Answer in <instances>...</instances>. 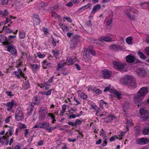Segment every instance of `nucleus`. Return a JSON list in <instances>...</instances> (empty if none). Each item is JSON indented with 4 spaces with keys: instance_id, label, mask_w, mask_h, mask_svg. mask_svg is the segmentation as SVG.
I'll list each match as a JSON object with an SVG mask.
<instances>
[{
    "instance_id": "nucleus-1",
    "label": "nucleus",
    "mask_w": 149,
    "mask_h": 149,
    "mask_svg": "<svg viewBox=\"0 0 149 149\" xmlns=\"http://www.w3.org/2000/svg\"><path fill=\"white\" fill-rule=\"evenodd\" d=\"M148 92V88L146 87L141 88L137 93V95L135 96L134 98V105L139 107L141 104V102L142 98L144 97Z\"/></svg>"
},
{
    "instance_id": "nucleus-2",
    "label": "nucleus",
    "mask_w": 149,
    "mask_h": 149,
    "mask_svg": "<svg viewBox=\"0 0 149 149\" xmlns=\"http://www.w3.org/2000/svg\"><path fill=\"white\" fill-rule=\"evenodd\" d=\"M36 128H43L51 132L52 131L56 129L57 127H51L49 126V123L44 122L37 123L33 127V129Z\"/></svg>"
},
{
    "instance_id": "nucleus-3",
    "label": "nucleus",
    "mask_w": 149,
    "mask_h": 149,
    "mask_svg": "<svg viewBox=\"0 0 149 149\" xmlns=\"http://www.w3.org/2000/svg\"><path fill=\"white\" fill-rule=\"evenodd\" d=\"M102 73V77L104 79H109L112 75V71L107 69L103 70Z\"/></svg>"
},
{
    "instance_id": "nucleus-4",
    "label": "nucleus",
    "mask_w": 149,
    "mask_h": 149,
    "mask_svg": "<svg viewBox=\"0 0 149 149\" xmlns=\"http://www.w3.org/2000/svg\"><path fill=\"white\" fill-rule=\"evenodd\" d=\"M24 113L23 111L17 109L15 112V118L17 121L22 120L24 118Z\"/></svg>"
},
{
    "instance_id": "nucleus-5",
    "label": "nucleus",
    "mask_w": 149,
    "mask_h": 149,
    "mask_svg": "<svg viewBox=\"0 0 149 149\" xmlns=\"http://www.w3.org/2000/svg\"><path fill=\"white\" fill-rule=\"evenodd\" d=\"M108 91H109L110 93L115 94L118 99H119L121 98L120 94L116 89H110L109 87H107L104 88V92H107Z\"/></svg>"
},
{
    "instance_id": "nucleus-6",
    "label": "nucleus",
    "mask_w": 149,
    "mask_h": 149,
    "mask_svg": "<svg viewBox=\"0 0 149 149\" xmlns=\"http://www.w3.org/2000/svg\"><path fill=\"white\" fill-rule=\"evenodd\" d=\"M139 112L141 118H143V120H146L148 118V114L147 110L143 108L141 109Z\"/></svg>"
},
{
    "instance_id": "nucleus-7",
    "label": "nucleus",
    "mask_w": 149,
    "mask_h": 149,
    "mask_svg": "<svg viewBox=\"0 0 149 149\" xmlns=\"http://www.w3.org/2000/svg\"><path fill=\"white\" fill-rule=\"evenodd\" d=\"M132 76L127 75L122 79V84L125 86L128 84L131 80Z\"/></svg>"
},
{
    "instance_id": "nucleus-8",
    "label": "nucleus",
    "mask_w": 149,
    "mask_h": 149,
    "mask_svg": "<svg viewBox=\"0 0 149 149\" xmlns=\"http://www.w3.org/2000/svg\"><path fill=\"white\" fill-rule=\"evenodd\" d=\"M149 141V140L148 139L142 138L137 139L136 141V143L140 145H144L147 144Z\"/></svg>"
},
{
    "instance_id": "nucleus-9",
    "label": "nucleus",
    "mask_w": 149,
    "mask_h": 149,
    "mask_svg": "<svg viewBox=\"0 0 149 149\" xmlns=\"http://www.w3.org/2000/svg\"><path fill=\"white\" fill-rule=\"evenodd\" d=\"M130 82L128 84L129 87L131 88H136L137 86V83L136 82L135 79L132 77Z\"/></svg>"
},
{
    "instance_id": "nucleus-10",
    "label": "nucleus",
    "mask_w": 149,
    "mask_h": 149,
    "mask_svg": "<svg viewBox=\"0 0 149 149\" xmlns=\"http://www.w3.org/2000/svg\"><path fill=\"white\" fill-rule=\"evenodd\" d=\"M42 67L43 69H46L48 68H51L52 67V63L48 62L46 60H44L42 62Z\"/></svg>"
},
{
    "instance_id": "nucleus-11",
    "label": "nucleus",
    "mask_w": 149,
    "mask_h": 149,
    "mask_svg": "<svg viewBox=\"0 0 149 149\" xmlns=\"http://www.w3.org/2000/svg\"><path fill=\"white\" fill-rule=\"evenodd\" d=\"M136 74L138 76L141 77H145L146 74L144 69L142 68L139 69L136 71Z\"/></svg>"
},
{
    "instance_id": "nucleus-12",
    "label": "nucleus",
    "mask_w": 149,
    "mask_h": 149,
    "mask_svg": "<svg viewBox=\"0 0 149 149\" xmlns=\"http://www.w3.org/2000/svg\"><path fill=\"white\" fill-rule=\"evenodd\" d=\"M7 51L10 52L12 55H15L17 54V51L16 49L15 48L13 45L8 46L7 49Z\"/></svg>"
},
{
    "instance_id": "nucleus-13",
    "label": "nucleus",
    "mask_w": 149,
    "mask_h": 149,
    "mask_svg": "<svg viewBox=\"0 0 149 149\" xmlns=\"http://www.w3.org/2000/svg\"><path fill=\"white\" fill-rule=\"evenodd\" d=\"M122 107L123 109L122 110L123 111L124 113V116H126L127 115V110L130 107L129 102H125L123 104Z\"/></svg>"
},
{
    "instance_id": "nucleus-14",
    "label": "nucleus",
    "mask_w": 149,
    "mask_h": 149,
    "mask_svg": "<svg viewBox=\"0 0 149 149\" xmlns=\"http://www.w3.org/2000/svg\"><path fill=\"white\" fill-rule=\"evenodd\" d=\"M10 40L8 39L6 36L2 35H0V42L3 43V44L6 45L10 43Z\"/></svg>"
},
{
    "instance_id": "nucleus-15",
    "label": "nucleus",
    "mask_w": 149,
    "mask_h": 149,
    "mask_svg": "<svg viewBox=\"0 0 149 149\" xmlns=\"http://www.w3.org/2000/svg\"><path fill=\"white\" fill-rule=\"evenodd\" d=\"M14 104V100H13L11 102H9L4 104V105L8 107L7 110L8 111H10L12 109Z\"/></svg>"
},
{
    "instance_id": "nucleus-16",
    "label": "nucleus",
    "mask_w": 149,
    "mask_h": 149,
    "mask_svg": "<svg viewBox=\"0 0 149 149\" xmlns=\"http://www.w3.org/2000/svg\"><path fill=\"white\" fill-rule=\"evenodd\" d=\"M126 60L128 63H132L135 62V57L131 55H129L126 57Z\"/></svg>"
},
{
    "instance_id": "nucleus-17",
    "label": "nucleus",
    "mask_w": 149,
    "mask_h": 149,
    "mask_svg": "<svg viewBox=\"0 0 149 149\" xmlns=\"http://www.w3.org/2000/svg\"><path fill=\"white\" fill-rule=\"evenodd\" d=\"M116 116L111 114L108 116L104 118V121L107 123H109L116 118Z\"/></svg>"
},
{
    "instance_id": "nucleus-18",
    "label": "nucleus",
    "mask_w": 149,
    "mask_h": 149,
    "mask_svg": "<svg viewBox=\"0 0 149 149\" xmlns=\"http://www.w3.org/2000/svg\"><path fill=\"white\" fill-rule=\"evenodd\" d=\"M33 20L36 25H38L40 24V20L38 15L35 14L33 15Z\"/></svg>"
},
{
    "instance_id": "nucleus-19",
    "label": "nucleus",
    "mask_w": 149,
    "mask_h": 149,
    "mask_svg": "<svg viewBox=\"0 0 149 149\" xmlns=\"http://www.w3.org/2000/svg\"><path fill=\"white\" fill-rule=\"evenodd\" d=\"M113 67L117 70H118L121 71V64L120 63L116 62L113 61Z\"/></svg>"
},
{
    "instance_id": "nucleus-20",
    "label": "nucleus",
    "mask_w": 149,
    "mask_h": 149,
    "mask_svg": "<svg viewBox=\"0 0 149 149\" xmlns=\"http://www.w3.org/2000/svg\"><path fill=\"white\" fill-rule=\"evenodd\" d=\"M101 7V5L98 4L94 6L92 10L91 13L94 14L95 13L97 12Z\"/></svg>"
},
{
    "instance_id": "nucleus-21",
    "label": "nucleus",
    "mask_w": 149,
    "mask_h": 149,
    "mask_svg": "<svg viewBox=\"0 0 149 149\" xmlns=\"http://www.w3.org/2000/svg\"><path fill=\"white\" fill-rule=\"evenodd\" d=\"M40 116L41 117V119H43L44 118L45 116L46 110L45 108L42 107H41L40 110Z\"/></svg>"
},
{
    "instance_id": "nucleus-22",
    "label": "nucleus",
    "mask_w": 149,
    "mask_h": 149,
    "mask_svg": "<svg viewBox=\"0 0 149 149\" xmlns=\"http://www.w3.org/2000/svg\"><path fill=\"white\" fill-rule=\"evenodd\" d=\"M101 42H111L112 41V39L109 36H105L102 38L100 39Z\"/></svg>"
},
{
    "instance_id": "nucleus-23",
    "label": "nucleus",
    "mask_w": 149,
    "mask_h": 149,
    "mask_svg": "<svg viewBox=\"0 0 149 149\" xmlns=\"http://www.w3.org/2000/svg\"><path fill=\"white\" fill-rule=\"evenodd\" d=\"M74 62L75 61L74 60L70 57H68L67 58L65 64L68 65H70L73 64Z\"/></svg>"
},
{
    "instance_id": "nucleus-24",
    "label": "nucleus",
    "mask_w": 149,
    "mask_h": 149,
    "mask_svg": "<svg viewBox=\"0 0 149 149\" xmlns=\"http://www.w3.org/2000/svg\"><path fill=\"white\" fill-rule=\"evenodd\" d=\"M126 15L131 20L134 21L135 20V16L134 14H130V13L127 12L128 11H124Z\"/></svg>"
},
{
    "instance_id": "nucleus-25",
    "label": "nucleus",
    "mask_w": 149,
    "mask_h": 149,
    "mask_svg": "<svg viewBox=\"0 0 149 149\" xmlns=\"http://www.w3.org/2000/svg\"><path fill=\"white\" fill-rule=\"evenodd\" d=\"M34 107V104H30L29 106V107L27 109V113L29 116L31 115L32 113Z\"/></svg>"
},
{
    "instance_id": "nucleus-26",
    "label": "nucleus",
    "mask_w": 149,
    "mask_h": 149,
    "mask_svg": "<svg viewBox=\"0 0 149 149\" xmlns=\"http://www.w3.org/2000/svg\"><path fill=\"white\" fill-rule=\"evenodd\" d=\"M40 103V100L38 99L37 96L35 97L32 100V102L31 104H33L34 105L35 104L38 105Z\"/></svg>"
},
{
    "instance_id": "nucleus-27",
    "label": "nucleus",
    "mask_w": 149,
    "mask_h": 149,
    "mask_svg": "<svg viewBox=\"0 0 149 149\" xmlns=\"http://www.w3.org/2000/svg\"><path fill=\"white\" fill-rule=\"evenodd\" d=\"M78 97L81 99H86L88 97V95L84 93L79 92L78 93Z\"/></svg>"
},
{
    "instance_id": "nucleus-28",
    "label": "nucleus",
    "mask_w": 149,
    "mask_h": 149,
    "mask_svg": "<svg viewBox=\"0 0 149 149\" xmlns=\"http://www.w3.org/2000/svg\"><path fill=\"white\" fill-rule=\"evenodd\" d=\"M91 6V4L90 3H88L86 4V5H84V6L82 7L81 8H79L78 10V11L79 12H81L82 11L84 10H85L87 9L89 7Z\"/></svg>"
},
{
    "instance_id": "nucleus-29",
    "label": "nucleus",
    "mask_w": 149,
    "mask_h": 149,
    "mask_svg": "<svg viewBox=\"0 0 149 149\" xmlns=\"http://www.w3.org/2000/svg\"><path fill=\"white\" fill-rule=\"evenodd\" d=\"M124 11H128L127 12L130 13V11L132 12L135 13L137 12V11L134 8H131L130 7H127L126 9H125Z\"/></svg>"
},
{
    "instance_id": "nucleus-30",
    "label": "nucleus",
    "mask_w": 149,
    "mask_h": 149,
    "mask_svg": "<svg viewBox=\"0 0 149 149\" xmlns=\"http://www.w3.org/2000/svg\"><path fill=\"white\" fill-rule=\"evenodd\" d=\"M110 49H111L113 50L117 51L119 50L120 49V47L118 45H112L110 47Z\"/></svg>"
},
{
    "instance_id": "nucleus-31",
    "label": "nucleus",
    "mask_w": 149,
    "mask_h": 149,
    "mask_svg": "<svg viewBox=\"0 0 149 149\" xmlns=\"http://www.w3.org/2000/svg\"><path fill=\"white\" fill-rule=\"evenodd\" d=\"M126 130L124 132H122V134H123L125 133V132L127 131L128 130V127L131 125H132V123L130 121L127 120L126 121Z\"/></svg>"
},
{
    "instance_id": "nucleus-32",
    "label": "nucleus",
    "mask_w": 149,
    "mask_h": 149,
    "mask_svg": "<svg viewBox=\"0 0 149 149\" xmlns=\"http://www.w3.org/2000/svg\"><path fill=\"white\" fill-rule=\"evenodd\" d=\"M126 63L122 64V72H126L127 70L128 65Z\"/></svg>"
},
{
    "instance_id": "nucleus-33",
    "label": "nucleus",
    "mask_w": 149,
    "mask_h": 149,
    "mask_svg": "<svg viewBox=\"0 0 149 149\" xmlns=\"http://www.w3.org/2000/svg\"><path fill=\"white\" fill-rule=\"evenodd\" d=\"M113 16V13L112 12H111V15L110 16V17L109 19L106 21V26H109L110 25L112 24V19L111 18V17Z\"/></svg>"
},
{
    "instance_id": "nucleus-34",
    "label": "nucleus",
    "mask_w": 149,
    "mask_h": 149,
    "mask_svg": "<svg viewBox=\"0 0 149 149\" xmlns=\"http://www.w3.org/2000/svg\"><path fill=\"white\" fill-rule=\"evenodd\" d=\"M132 37L131 36H130L126 38V41L128 45H132Z\"/></svg>"
},
{
    "instance_id": "nucleus-35",
    "label": "nucleus",
    "mask_w": 149,
    "mask_h": 149,
    "mask_svg": "<svg viewBox=\"0 0 149 149\" xmlns=\"http://www.w3.org/2000/svg\"><path fill=\"white\" fill-rule=\"evenodd\" d=\"M65 64L64 63H58L56 66V70L59 71L60 69H61V70H63Z\"/></svg>"
},
{
    "instance_id": "nucleus-36",
    "label": "nucleus",
    "mask_w": 149,
    "mask_h": 149,
    "mask_svg": "<svg viewBox=\"0 0 149 149\" xmlns=\"http://www.w3.org/2000/svg\"><path fill=\"white\" fill-rule=\"evenodd\" d=\"M47 116L48 117H50L52 120V123H54L56 121L55 116L52 113H48L47 114Z\"/></svg>"
},
{
    "instance_id": "nucleus-37",
    "label": "nucleus",
    "mask_w": 149,
    "mask_h": 149,
    "mask_svg": "<svg viewBox=\"0 0 149 149\" xmlns=\"http://www.w3.org/2000/svg\"><path fill=\"white\" fill-rule=\"evenodd\" d=\"M30 85L28 81L23 84V86L24 89L26 90L30 88Z\"/></svg>"
},
{
    "instance_id": "nucleus-38",
    "label": "nucleus",
    "mask_w": 149,
    "mask_h": 149,
    "mask_svg": "<svg viewBox=\"0 0 149 149\" xmlns=\"http://www.w3.org/2000/svg\"><path fill=\"white\" fill-rule=\"evenodd\" d=\"M137 54L139 56V57L141 59L145 60L146 58V57L145 56L144 54L140 51H139L138 52Z\"/></svg>"
},
{
    "instance_id": "nucleus-39",
    "label": "nucleus",
    "mask_w": 149,
    "mask_h": 149,
    "mask_svg": "<svg viewBox=\"0 0 149 149\" xmlns=\"http://www.w3.org/2000/svg\"><path fill=\"white\" fill-rule=\"evenodd\" d=\"M142 132L143 135L149 134V127H145L143 130Z\"/></svg>"
},
{
    "instance_id": "nucleus-40",
    "label": "nucleus",
    "mask_w": 149,
    "mask_h": 149,
    "mask_svg": "<svg viewBox=\"0 0 149 149\" xmlns=\"http://www.w3.org/2000/svg\"><path fill=\"white\" fill-rule=\"evenodd\" d=\"M3 29L6 32L10 33H13L12 31L8 26H4Z\"/></svg>"
},
{
    "instance_id": "nucleus-41",
    "label": "nucleus",
    "mask_w": 149,
    "mask_h": 149,
    "mask_svg": "<svg viewBox=\"0 0 149 149\" xmlns=\"http://www.w3.org/2000/svg\"><path fill=\"white\" fill-rule=\"evenodd\" d=\"M84 58H89V55H90V52H89V49L88 50H86L85 51V50H84Z\"/></svg>"
},
{
    "instance_id": "nucleus-42",
    "label": "nucleus",
    "mask_w": 149,
    "mask_h": 149,
    "mask_svg": "<svg viewBox=\"0 0 149 149\" xmlns=\"http://www.w3.org/2000/svg\"><path fill=\"white\" fill-rule=\"evenodd\" d=\"M52 52L55 58H58V56L59 54V52L57 50H52Z\"/></svg>"
},
{
    "instance_id": "nucleus-43",
    "label": "nucleus",
    "mask_w": 149,
    "mask_h": 149,
    "mask_svg": "<svg viewBox=\"0 0 149 149\" xmlns=\"http://www.w3.org/2000/svg\"><path fill=\"white\" fill-rule=\"evenodd\" d=\"M10 0H1V3L3 5L10 4Z\"/></svg>"
},
{
    "instance_id": "nucleus-44",
    "label": "nucleus",
    "mask_w": 149,
    "mask_h": 149,
    "mask_svg": "<svg viewBox=\"0 0 149 149\" xmlns=\"http://www.w3.org/2000/svg\"><path fill=\"white\" fill-rule=\"evenodd\" d=\"M79 36H74L72 39V42H75V44H76L77 43V42L78 41V38H79Z\"/></svg>"
},
{
    "instance_id": "nucleus-45",
    "label": "nucleus",
    "mask_w": 149,
    "mask_h": 149,
    "mask_svg": "<svg viewBox=\"0 0 149 149\" xmlns=\"http://www.w3.org/2000/svg\"><path fill=\"white\" fill-rule=\"evenodd\" d=\"M38 56L40 58H42L45 57L46 55L45 54H42L40 52H38L37 53Z\"/></svg>"
},
{
    "instance_id": "nucleus-46",
    "label": "nucleus",
    "mask_w": 149,
    "mask_h": 149,
    "mask_svg": "<svg viewBox=\"0 0 149 149\" xmlns=\"http://www.w3.org/2000/svg\"><path fill=\"white\" fill-rule=\"evenodd\" d=\"M12 17L11 15L9 16L6 18V20L4 22V23L6 24L8 23L10 21L12 20Z\"/></svg>"
},
{
    "instance_id": "nucleus-47",
    "label": "nucleus",
    "mask_w": 149,
    "mask_h": 149,
    "mask_svg": "<svg viewBox=\"0 0 149 149\" xmlns=\"http://www.w3.org/2000/svg\"><path fill=\"white\" fill-rule=\"evenodd\" d=\"M13 129V128L12 127H9V129L8 130V132L6 133V134H9L10 136H11L12 135V132Z\"/></svg>"
},
{
    "instance_id": "nucleus-48",
    "label": "nucleus",
    "mask_w": 149,
    "mask_h": 149,
    "mask_svg": "<svg viewBox=\"0 0 149 149\" xmlns=\"http://www.w3.org/2000/svg\"><path fill=\"white\" fill-rule=\"evenodd\" d=\"M91 107L93 109L96 111H98L99 110V107L96 105L95 104H91Z\"/></svg>"
},
{
    "instance_id": "nucleus-49",
    "label": "nucleus",
    "mask_w": 149,
    "mask_h": 149,
    "mask_svg": "<svg viewBox=\"0 0 149 149\" xmlns=\"http://www.w3.org/2000/svg\"><path fill=\"white\" fill-rule=\"evenodd\" d=\"M134 130L136 132V133L138 134L140 131V128L139 126H136L134 128Z\"/></svg>"
},
{
    "instance_id": "nucleus-50",
    "label": "nucleus",
    "mask_w": 149,
    "mask_h": 149,
    "mask_svg": "<svg viewBox=\"0 0 149 149\" xmlns=\"http://www.w3.org/2000/svg\"><path fill=\"white\" fill-rule=\"evenodd\" d=\"M69 29V26L66 25H64L62 27V29L63 31H68Z\"/></svg>"
},
{
    "instance_id": "nucleus-51",
    "label": "nucleus",
    "mask_w": 149,
    "mask_h": 149,
    "mask_svg": "<svg viewBox=\"0 0 149 149\" xmlns=\"http://www.w3.org/2000/svg\"><path fill=\"white\" fill-rule=\"evenodd\" d=\"M19 38L21 39H23L25 36V33L23 32H19Z\"/></svg>"
},
{
    "instance_id": "nucleus-52",
    "label": "nucleus",
    "mask_w": 149,
    "mask_h": 149,
    "mask_svg": "<svg viewBox=\"0 0 149 149\" xmlns=\"http://www.w3.org/2000/svg\"><path fill=\"white\" fill-rule=\"evenodd\" d=\"M52 16L54 18H58L59 17V16L57 14V13L52 11Z\"/></svg>"
},
{
    "instance_id": "nucleus-53",
    "label": "nucleus",
    "mask_w": 149,
    "mask_h": 149,
    "mask_svg": "<svg viewBox=\"0 0 149 149\" xmlns=\"http://www.w3.org/2000/svg\"><path fill=\"white\" fill-rule=\"evenodd\" d=\"M141 5L143 8H147L148 6V4L146 3H142L141 4Z\"/></svg>"
},
{
    "instance_id": "nucleus-54",
    "label": "nucleus",
    "mask_w": 149,
    "mask_h": 149,
    "mask_svg": "<svg viewBox=\"0 0 149 149\" xmlns=\"http://www.w3.org/2000/svg\"><path fill=\"white\" fill-rule=\"evenodd\" d=\"M29 134V130L28 129H26L24 133V136L27 138L28 137V134Z\"/></svg>"
},
{
    "instance_id": "nucleus-55",
    "label": "nucleus",
    "mask_w": 149,
    "mask_h": 149,
    "mask_svg": "<svg viewBox=\"0 0 149 149\" xmlns=\"http://www.w3.org/2000/svg\"><path fill=\"white\" fill-rule=\"evenodd\" d=\"M8 14V12L7 10H5L4 11L3 13L2 11V14L1 15H2L3 16H7Z\"/></svg>"
},
{
    "instance_id": "nucleus-56",
    "label": "nucleus",
    "mask_w": 149,
    "mask_h": 149,
    "mask_svg": "<svg viewBox=\"0 0 149 149\" xmlns=\"http://www.w3.org/2000/svg\"><path fill=\"white\" fill-rule=\"evenodd\" d=\"M32 67L33 70L36 71L37 70L38 66L36 64H34L32 65Z\"/></svg>"
},
{
    "instance_id": "nucleus-57",
    "label": "nucleus",
    "mask_w": 149,
    "mask_h": 149,
    "mask_svg": "<svg viewBox=\"0 0 149 149\" xmlns=\"http://www.w3.org/2000/svg\"><path fill=\"white\" fill-rule=\"evenodd\" d=\"M63 19H65L68 22L71 23L72 22V20L71 19V18L69 17H64L63 18Z\"/></svg>"
},
{
    "instance_id": "nucleus-58",
    "label": "nucleus",
    "mask_w": 149,
    "mask_h": 149,
    "mask_svg": "<svg viewBox=\"0 0 149 149\" xmlns=\"http://www.w3.org/2000/svg\"><path fill=\"white\" fill-rule=\"evenodd\" d=\"M59 8V6L58 5H55L53 7L51 8V11H53V10H56Z\"/></svg>"
},
{
    "instance_id": "nucleus-59",
    "label": "nucleus",
    "mask_w": 149,
    "mask_h": 149,
    "mask_svg": "<svg viewBox=\"0 0 149 149\" xmlns=\"http://www.w3.org/2000/svg\"><path fill=\"white\" fill-rule=\"evenodd\" d=\"M74 123L75 125H80L81 123V122L80 120L77 119L76 120Z\"/></svg>"
},
{
    "instance_id": "nucleus-60",
    "label": "nucleus",
    "mask_w": 149,
    "mask_h": 149,
    "mask_svg": "<svg viewBox=\"0 0 149 149\" xmlns=\"http://www.w3.org/2000/svg\"><path fill=\"white\" fill-rule=\"evenodd\" d=\"M5 137L6 136H0V143H1L3 144L5 140Z\"/></svg>"
},
{
    "instance_id": "nucleus-61",
    "label": "nucleus",
    "mask_w": 149,
    "mask_h": 149,
    "mask_svg": "<svg viewBox=\"0 0 149 149\" xmlns=\"http://www.w3.org/2000/svg\"><path fill=\"white\" fill-rule=\"evenodd\" d=\"M94 92L97 95H99L101 93V91L99 89H97L96 90H93Z\"/></svg>"
},
{
    "instance_id": "nucleus-62",
    "label": "nucleus",
    "mask_w": 149,
    "mask_h": 149,
    "mask_svg": "<svg viewBox=\"0 0 149 149\" xmlns=\"http://www.w3.org/2000/svg\"><path fill=\"white\" fill-rule=\"evenodd\" d=\"M89 52L93 56H94L95 55V53L93 49H89Z\"/></svg>"
},
{
    "instance_id": "nucleus-63",
    "label": "nucleus",
    "mask_w": 149,
    "mask_h": 149,
    "mask_svg": "<svg viewBox=\"0 0 149 149\" xmlns=\"http://www.w3.org/2000/svg\"><path fill=\"white\" fill-rule=\"evenodd\" d=\"M8 139L6 138V136L5 138V140L3 143V144H4L6 145H7L8 144Z\"/></svg>"
},
{
    "instance_id": "nucleus-64",
    "label": "nucleus",
    "mask_w": 149,
    "mask_h": 149,
    "mask_svg": "<svg viewBox=\"0 0 149 149\" xmlns=\"http://www.w3.org/2000/svg\"><path fill=\"white\" fill-rule=\"evenodd\" d=\"M76 115L74 114L70 115L68 116V117L70 119L74 118H76Z\"/></svg>"
}]
</instances>
